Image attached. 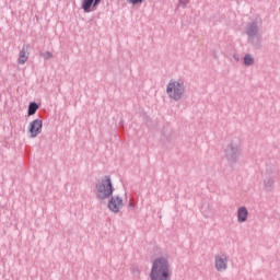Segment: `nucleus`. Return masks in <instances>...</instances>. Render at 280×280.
I'll list each match as a JSON object with an SVG mask.
<instances>
[{"mask_svg":"<svg viewBox=\"0 0 280 280\" xmlns=\"http://www.w3.org/2000/svg\"><path fill=\"white\" fill-rule=\"evenodd\" d=\"M172 271L170 270V260L165 257L155 258L152 262L151 280H170Z\"/></svg>","mask_w":280,"mask_h":280,"instance_id":"1","label":"nucleus"},{"mask_svg":"<svg viewBox=\"0 0 280 280\" xmlns=\"http://www.w3.org/2000/svg\"><path fill=\"white\" fill-rule=\"evenodd\" d=\"M166 93L171 100L178 102L185 95V82L172 79L166 86Z\"/></svg>","mask_w":280,"mask_h":280,"instance_id":"2","label":"nucleus"},{"mask_svg":"<svg viewBox=\"0 0 280 280\" xmlns=\"http://www.w3.org/2000/svg\"><path fill=\"white\" fill-rule=\"evenodd\" d=\"M96 196L100 200H106V198L113 196V183L109 176H105L96 186Z\"/></svg>","mask_w":280,"mask_h":280,"instance_id":"3","label":"nucleus"},{"mask_svg":"<svg viewBox=\"0 0 280 280\" xmlns=\"http://www.w3.org/2000/svg\"><path fill=\"white\" fill-rule=\"evenodd\" d=\"M28 132L32 137V139H35V137H38L43 132V120L35 119L30 124Z\"/></svg>","mask_w":280,"mask_h":280,"instance_id":"4","label":"nucleus"},{"mask_svg":"<svg viewBox=\"0 0 280 280\" xmlns=\"http://www.w3.org/2000/svg\"><path fill=\"white\" fill-rule=\"evenodd\" d=\"M124 208V199L119 196H114L110 198L108 202V209H110L114 213H119V210Z\"/></svg>","mask_w":280,"mask_h":280,"instance_id":"5","label":"nucleus"},{"mask_svg":"<svg viewBox=\"0 0 280 280\" xmlns=\"http://www.w3.org/2000/svg\"><path fill=\"white\" fill-rule=\"evenodd\" d=\"M228 258L224 255H219L215 256L214 262H215V268L219 272H222L223 270H226V264H228Z\"/></svg>","mask_w":280,"mask_h":280,"instance_id":"6","label":"nucleus"},{"mask_svg":"<svg viewBox=\"0 0 280 280\" xmlns=\"http://www.w3.org/2000/svg\"><path fill=\"white\" fill-rule=\"evenodd\" d=\"M102 0H83L82 1V9L84 12H91V5L95 8V5H98Z\"/></svg>","mask_w":280,"mask_h":280,"instance_id":"7","label":"nucleus"},{"mask_svg":"<svg viewBox=\"0 0 280 280\" xmlns=\"http://www.w3.org/2000/svg\"><path fill=\"white\" fill-rule=\"evenodd\" d=\"M30 59V52H27V47L23 46L20 51V56L18 59L19 65H25V61Z\"/></svg>","mask_w":280,"mask_h":280,"instance_id":"8","label":"nucleus"},{"mask_svg":"<svg viewBox=\"0 0 280 280\" xmlns=\"http://www.w3.org/2000/svg\"><path fill=\"white\" fill-rule=\"evenodd\" d=\"M237 218L238 222H246L248 219V210H246V208L238 209Z\"/></svg>","mask_w":280,"mask_h":280,"instance_id":"9","label":"nucleus"},{"mask_svg":"<svg viewBox=\"0 0 280 280\" xmlns=\"http://www.w3.org/2000/svg\"><path fill=\"white\" fill-rule=\"evenodd\" d=\"M37 110H38V104L31 103L28 106V115H36Z\"/></svg>","mask_w":280,"mask_h":280,"instance_id":"10","label":"nucleus"},{"mask_svg":"<svg viewBox=\"0 0 280 280\" xmlns=\"http://www.w3.org/2000/svg\"><path fill=\"white\" fill-rule=\"evenodd\" d=\"M255 61L253 59V57L250 55H246L244 57V63L247 66V67H250V65H253Z\"/></svg>","mask_w":280,"mask_h":280,"instance_id":"11","label":"nucleus"},{"mask_svg":"<svg viewBox=\"0 0 280 280\" xmlns=\"http://www.w3.org/2000/svg\"><path fill=\"white\" fill-rule=\"evenodd\" d=\"M129 3L137 5V3H143V0H127Z\"/></svg>","mask_w":280,"mask_h":280,"instance_id":"12","label":"nucleus"},{"mask_svg":"<svg viewBox=\"0 0 280 280\" xmlns=\"http://www.w3.org/2000/svg\"><path fill=\"white\" fill-rule=\"evenodd\" d=\"M44 57L45 58H52L54 55L51 52L47 51V52L44 54Z\"/></svg>","mask_w":280,"mask_h":280,"instance_id":"13","label":"nucleus"}]
</instances>
